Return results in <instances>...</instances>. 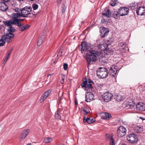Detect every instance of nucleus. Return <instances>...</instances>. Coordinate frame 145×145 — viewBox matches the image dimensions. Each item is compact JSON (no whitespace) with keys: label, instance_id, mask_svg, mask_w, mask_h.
<instances>
[{"label":"nucleus","instance_id":"bf43d9fd","mask_svg":"<svg viewBox=\"0 0 145 145\" xmlns=\"http://www.w3.org/2000/svg\"><path fill=\"white\" fill-rule=\"evenodd\" d=\"M74 104H75V105H77L78 103H77V100H75V101H74Z\"/></svg>","mask_w":145,"mask_h":145},{"label":"nucleus","instance_id":"c03bdc74","mask_svg":"<svg viewBox=\"0 0 145 145\" xmlns=\"http://www.w3.org/2000/svg\"><path fill=\"white\" fill-rule=\"evenodd\" d=\"M10 55V53H8L7 55L5 58L4 62L7 61Z\"/></svg>","mask_w":145,"mask_h":145},{"label":"nucleus","instance_id":"20e7f679","mask_svg":"<svg viewBox=\"0 0 145 145\" xmlns=\"http://www.w3.org/2000/svg\"><path fill=\"white\" fill-rule=\"evenodd\" d=\"M12 22L11 20H9L8 21H4L3 23L5 25L7 26H9V28L8 29V33H12L16 31V29L14 27L13 25H14V24H10L9 22Z\"/></svg>","mask_w":145,"mask_h":145},{"label":"nucleus","instance_id":"72a5a7b5","mask_svg":"<svg viewBox=\"0 0 145 145\" xmlns=\"http://www.w3.org/2000/svg\"><path fill=\"white\" fill-rule=\"evenodd\" d=\"M91 82L90 81L89 82H87L86 88L87 89V91H88V89H91L92 88V86L91 84Z\"/></svg>","mask_w":145,"mask_h":145},{"label":"nucleus","instance_id":"4c0bfd02","mask_svg":"<svg viewBox=\"0 0 145 145\" xmlns=\"http://www.w3.org/2000/svg\"><path fill=\"white\" fill-rule=\"evenodd\" d=\"M117 0H112L110 4L112 6H113L117 3Z\"/></svg>","mask_w":145,"mask_h":145},{"label":"nucleus","instance_id":"cd10ccee","mask_svg":"<svg viewBox=\"0 0 145 145\" xmlns=\"http://www.w3.org/2000/svg\"><path fill=\"white\" fill-rule=\"evenodd\" d=\"M120 16L118 10V11H114L112 14V16L116 19L119 18Z\"/></svg>","mask_w":145,"mask_h":145},{"label":"nucleus","instance_id":"6e6552de","mask_svg":"<svg viewBox=\"0 0 145 145\" xmlns=\"http://www.w3.org/2000/svg\"><path fill=\"white\" fill-rule=\"evenodd\" d=\"M137 136L133 133L129 134L127 137V140L130 143H135L137 141Z\"/></svg>","mask_w":145,"mask_h":145},{"label":"nucleus","instance_id":"5fc2aeb1","mask_svg":"<svg viewBox=\"0 0 145 145\" xmlns=\"http://www.w3.org/2000/svg\"><path fill=\"white\" fill-rule=\"evenodd\" d=\"M59 58V57H57L55 58V60L53 62V63L54 64H55L56 63L57 61V60Z\"/></svg>","mask_w":145,"mask_h":145},{"label":"nucleus","instance_id":"a18cd8bd","mask_svg":"<svg viewBox=\"0 0 145 145\" xmlns=\"http://www.w3.org/2000/svg\"><path fill=\"white\" fill-rule=\"evenodd\" d=\"M63 68L65 70H66L68 68V65L66 63H64L63 64Z\"/></svg>","mask_w":145,"mask_h":145},{"label":"nucleus","instance_id":"de8ad7c7","mask_svg":"<svg viewBox=\"0 0 145 145\" xmlns=\"http://www.w3.org/2000/svg\"><path fill=\"white\" fill-rule=\"evenodd\" d=\"M14 11L17 13H20V12H21V11H20V9H19V8H16L15 9H14Z\"/></svg>","mask_w":145,"mask_h":145},{"label":"nucleus","instance_id":"0eeeda50","mask_svg":"<svg viewBox=\"0 0 145 145\" xmlns=\"http://www.w3.org/2000/svg\"><path fill=\"white\" fill-rule=\"evenodd\" d=\"M20 13H13L11 14V17L12 18L11 20L12 22H9L10 24H14L17 21L19 18L22 17V15Z\"/></svg>","mask_w":145,"mask_h":145},{"label":"nucleus","instance_id":"13d9d810","mask_svg":"<svg viewBox=\"0 0 145 145\" xmlns=\"http://www.w3.org/2000/svg\"><path fill=\"white\" fill-rule=\"evenodd\" d=\"M12 49H11L9 50L8 52V53H10V54H11V53L12 52Z\"/></svg>","mask_w":145,"mask_h":145},{"label":"nucleus","instance_id":"69168bd1","mask_svg":"<svg viewBox=\"0 0 145 145\" xmlns=\"http://www.w3.org/2000/svg\"><path fill=\"white\" fill-rule=\"evenodd\" d=\"M53 73H52V74H49V75H48V77L49 76H50V75H53Z\"/></svg>","mask_w":145,"mask_h":145},{"label":"nucleus","instance_id":"f704fd0d","mask_svg":"<svg viewBox=\"0 0 145 145\" xmlns=\"http://www.w3.org/2000/svg\"><path fill=\"white\" fill-rule=\"evenodd\" d=\"M116 100L118 101H121L123 99V97L121 96L120 95H116L115 97Z\"/></svg>","mask_w":145,"mask_h":145},{"label":"nucleus","instance_id":"c756f323","mask_svg":"<svg viewBox=\"0 0 145 145\" xmlns=\"http://www.w3.org/2000/svg\"><path fill=\"white\" fill-rule=\"evenodd\" d=\"M111 117V115L109 113L105 112L102 116V118L104 119L108 120Z\"/></svg>","mask_w":145,"mask_h":145},{"label":"nucleus","instance_id":"c85d7f7f","mask_svg":"<svg viewBox=\"0 0 145 145\" xmlns=\"http://www.w3.org/2000/svg\"><path fill=\"white\" fill-rule=\"evenodd\" d=\"M99 61L102 64H105L107 63L108 61V60L105 57H102L99 59Z\"/></svg>","mask_w":145,"mask_h":145},{"label":"nucleus","instance_id":"393cba45","mask_svg":"<svg viewBox=\"0 0 145 145\" xmlns=\"http://www.w3.org/2000/svg\"><path fill=\"white\" fill-rule=\"evenodd\" d=\"M60 108H58L55 113V118L56 119L60 120L61 118V116L60 115V112L61 111Z\"/></svg>","mask_w":145,"mask_h":145},{"label":"nucleus","instance_id":"58836bf2","mask_svg":"<svg viewBox=\"0 0 145 145\" xmlns=\"http://www.w3.org/2000/svg\"><path fill=\"white\" fill-rule=\"evenodd\" d=\"M82 110L84 112V114H88L89 112V111L88 110H87L88 108L86 107H84L82 108Z\"/></svg>","mask_w":145,"mask_h":145},{"label":"nucleus","instance_id":"9b49d317","mask_svg":"<svg viewBox=\"0 0 145 145\" xmlns=\"http://www.w3.org/2000/svg\"><path fill=\"white\" fill-rule=\"evenodd\" d=\"M102 96L104 100L106 102H108L110 101L113 95L109 92H106L104 93Z\"/></svg>","mask_w":145,"mask_h":145},{"label":"nucleus","instance_id":"4468645a","mask_svg":"<svg viewBox=\"0 0 145 145\" xmlns=\"http://www.w3.org/2000/svg\"><path fill=\"white\" fill-rule=\"evenodd\" d=\"M103 16L105 17L109 18L111 16V13L108 8L106 7L105 10L102 11Z\"/></svg>","mask_w":145,"mask_h":145},{"label":"nucleus","instance_id":"49530a36","mask_svg":"<svg viewBox=\"0 0 145 145\" xmlns=\"http://www.w3.org/2000/svg\"><path fill=\"white\" fill-rule=\"evenodd\" d=\"M42 41L40 39L37 42V45L38 46H40L42 43Z\"/></svg>","mask_w":145,"mask_h":145},{"label":"nucleus","instance_id":"6e6d98bb","mask_svg":"<svg viewBox=\"0 0 145 145\" xmlns=\"http://www.w3.org/2000/svg\"><path fill=\"white\" fill-rule=\"evenodd\" d=\"M61 76H62V79L64 80L65 76L64 74H61Z\"/></svg>","mask_w":145,"mask_h":145},{"label":"nucleus","instance_id":"e433bc0d","mask_svg":"<svg viewBox=\"0 0 145 145\" xmlns=\"http://www.w3.org/2000/svg\"><path fill=\"white\" fill-rule=\"evenodd\" d=\"M61 11L62 13H64L65 12V10L66 9V7L65 6V4L63 3H62L61 6Z\"/></svg>","mask_w":145,"mask_h":145},{"label":"nucleus","instance_id":"a878e982","mask_svg":"<svg viewBox=\"0 0 145 145\" xmlns=\"http://www.w3.org/2000/svg\"><path fill=\"white\" fill-rule=\"evenodd\" d=\"M108 73H96L97 76L100 78H106Z\"/></svg>","mask_w":145,"mask_h":145},{"label":"nucleus","instance_id":"603ef678","mask_svg":"<svg viewBox=\"0 0 145 145\" xmlns=\"http://www.w3.org/2000/svg\"><path fill=\"white\" fill-rule=\"evenodd\" d=\"M110 75L112 76H113L114 77L116 75L117 73H110Z\"/></svg>","mask_w":145,"mask_h":145},{"label":"nucleus","instance_id":"3c124183","mask_svg":"<svg viewBox=\"0 0 145 145\" xmlns=\"http://www.w3.org/2000/svg\"><path fill=\"white\" fill-rule=\"evenodd\" d=\"M63 53V52L62 51H61V50H60V51L58 53V54L57 56V57H58V56H62V54Z\"/></svg>","mask_w":145,"mask_h":145},{"label":"nucleus","instance_id":"423d86ee","mask_svg":"<svg viewBox=\"0 0 145 145\" xmlns=\"http://www.w3.org/2000/svg\"><path fill=\"white\" fill-rule=\"evenodd\" d=\"M99 32L101 37L103 38L108 35L109 32V30L107 28L101 27L100 28Z\"/></svg>","mask_w":145,"mask_h":145},{"label":"nucleus","instance_id":"6ab92c4d","mask_svg":"<svg viewBox=\"0 0 145 145\" xmlns=\"http://www.w3.org/2000/svg\"><path fill=\"white\" fill-rule=\"evenodd\" d=\"M81 50L84 52H87L88 51H90V50H88L89 47L87 45V43L86 42H82L81 44Z\"/></svg>","mask_w":145,"mask_h":145},{"label":"nucleus","instance_id":"f257e3e1","mask_svg":"<svg viewBox=\"0 0 145 145\" xmlns=\"http://www.w3.org/2000/svg\"><path fill=\"white\" fill-rule=\"evenodd\" d=\"M100 53L95 50L88 51L85 55V58L87 63V65L89 66L91 62H95L97 60V56L100 55Z\"/></svg>","mask_w":145,"mask_h":145},{"label":"nucleus","instance_id":"8fccbe9b","mask_svg":"<svg viewBox=\"0 0 145 145\" xmlns=\"http://www.w3.org/2000/svg\"><path fill=\"white\" fill-rule=\"evenodd\" d=\"M25 29H28L30 27V25L28 24H26L24 26Z\"/></svg>","mask_w":145,"mask_h":145},{"label":"nucleus","instance_id":"4be33fe9","mask_svg":"<svg viewBox=\"0 0 145 145\" xmlns=\"http://www.w3.org/2000/svg\"><path fill=\"white\" fill-rule=\"evenodd\" d=\"M95 121V119H93L92 117H87L86 119L84 118L83 119V121L84 123H88L89 124H91L93 123Z\"/></svg>","mask_w":145,"mask_h":145},{"label":"nucleus","instance_id":"7ed1b4c3","mask_svg":"<svg viewBox=\"0 0 145 145\" xmlns=\"http://www.w3.org/2000/svg\"><path fill=\"white\" fill-rule=\"evenodd\" d=\"M108 45L106 43L102 44H99L98 46V47L102 51H104V53L107 55H111L112 54L113 50L108 48Z\"/></svg>","mask_w":145,"mask_h":145},{"label":"nucleus","instance_id":"680f3d73","mask_svg":"<svg viewBox=\"0 0 145 145\" xmlns=\"http://www.w3.org/2000/svg\"><path fill=\"white\" fill-rule=\"evenodd\" d=\"M140 118L142 119V120H145V118H144L142 117H140Z\"/></svg>","mask_w":145,"mask_h":145},{"label":"nucleus","instance_id":"473e14b6","mask_svg":"<svg viewBox=\"0 0 145 145\" xmlns=\"http://www.w3.org/2000/svg\"><path fill=\"white\" fill-rule=\"evenodd\" d=\"M53 140V138L52 137H46L44 140L46 143H50Z\"/></svg>","mask_w":145,"mask_h":145},{"label":"nucleus","instance_id":"09e8293b","mask_svg":"<svg viewBox=\"0 0 145 145\" xmlns=\"http://www.w3.org/2000/svg\"><path fill=\"white\" fill-rule=\"evenodd\" d=\"M110 145H115L114 140V139H112V140H110Z\"/></svg>","mask_w":145,"mask_h":145},{"label":"nucleus","instance_id":"aec40b11","mask_svg":"<svg viewBox=\"0 0 145 145\" xmlns=\"http://www.w3.org/2000/svg\"><path fill=\"white\" fill-rule=\"evenodd\" d=\"M133 128L134 131L136 133H141L142 131L143 126H139L137 125H133Z\"/></svg>","mask_w":145,"mask_h":145},{"label":"nucleus","instance_id":"864d4df0","mask_svg":"<svg viewBox=\"0 0 145 145\" xmlns=\"http://www.w3.org/2000/svg\"><path fill=\"white\" fill-rule=\"evenodd\" d=\"M101 22L102 23H105L106 24V20H105V19H102L101 20Z\"/></svg>","mask_w":145,"mask_h":145},{"label":"nucleus","instance_id":"a19ab883","mask_svg":"<svg viewBox=\"0 0 145 145\" xmlns=\"http://www.w3.org/2000/svg\"><path fill=\"white\" fill-rule=\"evenodd\" d=\"M32 7L34 10L37 9L38 8V5L36 3H33L32 5Z\"/></svg>","mask_w":145,"mask_h":145},{"label":"nucleus","instance_id":"bb28decb","mask_svg":"<svg viewBox=\"0 0 145 145\" xmlns=\"http://www.w3.org/2000/svg\"><path fill=\"white\" fill-rule=\"evenodd\" d=\"M108 72V70L106 68L104 67H100L97 70L96 72Z\"/></svg>","mask_w":145,"mask_h":145},{"label":"nucleus","instance_id":"9d476101","mask_svg":"<svg viewBox=\"0 0 145 145\" xmlns=\"http://www.w3.org/2000/svg\"><path fill=\"white\" fill-rule=\"evenodd\" d=\"M14 37V35L13 33H7L6 36H4V40L8 43H10L12 41L11 39L13 38Z\"/></svg>","mask_w":145,"mask_h":145},{"label":"nucleus","instance_id":"ddd939ff","mask_svg":"<svg viewBox=\"0 0 145 145\" xmlns=\"http://www.w3.org/2000/svg\"><path fill=\"white\" fill-rule=\"evenodd\" d=\"M136 13L138 15L143 16L145 15V7H140L137 8Z\"/></svg>","mask_w":145,"mask_h":145},{"label":"nucleus","instance_id":"39448f33","mask_svg":"<svg viewBox=\"0 0 145 145\" xmlns=\"http://www.w3.org/2000/svg\"><path fill=\"white\" fill-rule=\"evenodd\" d=\"M126 129L123 126H120L117 130V135L119 137L124 136L126 134Z\"/></svg>","mask_w":145,"mask_h":145},{"label":"nucleus","instance_id":"4d7b16f0","mask_svg":"<svg viewBox=\"0 0 145 145\" xmlns=\"http://www.w3.org/2000/svg\"><path fill=\"white\" fill-rule=\"evenodd\" d=\"M62 1V0H57V3L58 4H60Z\"/></svg>","mask_w":145,"mask_h":145},{"label":"nucleus","instance_id":"2f4dec72","mask_svg":"<svg viewBox=\"0 0 145 145\" xmlns=\"http://www.w3.org/2000/svg\"><path fill=\"white\" fill-rule=\"evenodd\" d=\"M138 6V4L135 3H132L130 5L129 7L131 9L134 10L135 9L137 8Z\"/></svg>","mask_w":145,"mask_h":145},{"label":"nucleus","instance_id":"412c9836","mask_svg":"<svg viewBox=\"0 0 145 145\" xmlns=\"http://www.w3.org/2000/svg\"><path fill=\"white\" fill-rule=\"evenodd\" d=\"M30 132V130L29 129H25L24 130L20 136V138L21 139H24L29 134Z\"/></svg>","mask_w":145,"mask_h":145},{"label":"nucleus","instance_id":"ea45409f","mask_svg":"<svg viewBox=\"0 0 145 145\" xmlns=\"http://www.w3.org/2000/svg\"><path fill=\"white\" fill-rule=\"evenodd\" d=\"M18 27L19 30L21 31H23L25 29L24 26L22 24L21 26H18Z\"/></svg>","mask_w":145,"mask_h":145},{"label":"nucleus","instance_id":"774afa93","mask_svg":"<svg viewBox=\"0 0 145 145\" xmlns=\"http://www.w3.org/2000/svg\"><path fill=\"white\" fill-rule=\"evenodd\" d=\"M32 13H33V14H36L35 13V12H34V11H33V12H32ZM36 14H37V13H36Z\"/></svg>","mask_w":145,"mask_h":145},{"label":"nucleus","instance_id":"2eb2a0df","mask_svg":"<svg viewBox=\"0 0 145 145\" xmlns=\"http://www.w3.org/2000/svg\"><path fill=\"white\" fill-rule=\"evenodd\" d=\"M127 7H121L118 10V12H119L120 15L122 16L127 15Z\"/></svg>","mask_w":145,"mask_h":145},{"label":"nucleus","instance_id":"c9c22d12","mask_svg":"<svg viewBox=\"0 0 145 145\" xmlns=\"http://www.w3.org/2000/svg\"><path fill=\"white\" fill-rule=\"evenodd\" d=\"M4 40V36L2 37L0 40V46H3L5 43V41Z\"/></svg>","mask_w":145,"mask_h":145},{"label":"nucleus","instance_id":"dca6fc26","mask_svg":"<svg viewBox=\"0 0 145 145\" xmlns=\"http://www.w3.org/2000/svg\"><path fill=\"white\" fill-rule=\"evenodd\" d=\"M134 105L135 102L132 99L127 101V109H131L133 111L135 109Z\"/></svg>","mask_w":145,"mask_h":145},{"label":"nucleus","instance_id":"f8f14e48","mask_svg":"<svg viewBox=\"0 0 145 145\" xmlns=\"http://www.w3.org/2000/svg\"><path fill=\"white\" fill-rule=\"evenodd\" d=\"M51 90L50 89L45 92L42 95L40 98V103H41L43 102L46 99L49 95L51 93Z\"/></svg>","mask_w":145,"mask_h":145},{"label":"nucleus","instance_id":"338daca9","mask_svg":"<svg viewBox=\"0 0 145 145\" xmlns=\"http://www.w3.org/2000/svg\"><path fill=\"white\" fill-rule=\"evenodd\" d=\"M7 61L4 62V60L3 61V63L4 64H5Z\"/></svg>","mask_w":145,"mask_h":145},{"label":"nucleus","instance_id":"1a4fd4ad","mask_svg":"<svg viewBox=\"0 0 145 145\" xmlns=\"http://www.w3.org/2000/svg\"><path fill=\"white\" fill-rule=\"evenodd\" d=\"M94 95L91 92H88L86 94L85 101L87 102H90L93 100L94 98Z\"/></svg>","mask_w":145,"mask_h":145},{"label":"nucleus","instance_id":"a211bd4d","mask_svg":"<svg viewBox=\"0 0 145 145\" xmlns=\"http://www.w3.org/2000/svg\"><path fill=\"white\" fill-rule=\"evenodd\" d=\"M8 9V7L4 2L0 1V10L3 11H6Z\"/></svg>","mask_w":145,"mask_h":145},{"label":"nucleus","instance_id":"f3484780","mask_svg":"<svg viewBox=\"0 0 145 145\" xmlns=\"http://www.w3.org/2000/svg\"><path fill=\"white\" fill-rule=\"evenodd\" d=\"M136 109L139 111H145V104L141 103H138L136 105Z\"/></svg>","mask_w":145,"mask_h":145},{"label":"nucleus","instance_id":"7c9ffc66","mask_svg":"<svg viewBox=\"0 0 145 145\" xmlns=\"http://www.w3.org/2000/svg\"><path fill=\"white\" fill-rule=\"evenodd\" d=\"M24 20L23 19L19 18L17 20V21L14 24V25L17 26H21L22 24L21 22L23 21Z\"/></svg>","mask_w":145,"mask_h":145},{"label":"nucleus","instance_id":"052dcab7","mask_svg":"<svg viewBox=\"0 0 145 145\" xmlns=\"http://www.w3.org/2000/svg\"><path fill=\"white\" fill-rule=\"evenodd\" d=\"M64 80L62 79L61 81V82L62 84H63L64 83Z\"/></svg>","mask_w":145,"mask_h":145},{"label":"nucleus","instance_id":"5701e85b","mask_svg":"<svg viewBox=\"0 0 145 145\" xmlns=\"http://www.w3.org/2000/svg\"><path fill=\"white\" fill-rule=\"evenodd\" d=\"M118 67L116 66L115 64H114L111 65L109 69V71L110 72H119L118 69Z\"/></svg>","mask_w":145,"mask_h":145},{"label":"nucleus","instance_id":"0e129e2a","mask_svg":"<svg viewBox=\"0 0 145 145\" xmlns=\"http://www.w3.org/2000/svg\"><path fill=\"white\" fill-rule=\"evenodd\" d=\"M120 145H126L124 143H122L121 144H120Z\"/></svg>","mask_w":145,"mask_h":145},{"label":"nucleus","instance_id":"b1692460","mask_svg":"<svg viewBox=\"0 0 145 145\" xmlns=\"http://www.w3.org/2000/svg\"><path fill=\"white\" fill-rule=\"evenodd\" d=\"M120 49L121 51L123 52H125L126 49V44L123 42H121L119 44Z\"/></svg>","mask_w":145,"mask_h":145},{"label":"nucleus","instance_id":"37998d69","mask_svg":"<svg viewBox=\"0 0 145 145\" xmlns=\"http://www.w3.org/2000/svg\"><path fill=\"white\" fill-rule=\"evenodd\" d=\"M87 82H88L87 81H84L82 84V85H81L82 86V87H85V88H86V86H87Z\"/></svg>","mask_w":145,"mask_h":145},{"label":"nucleus","instance_id":"79ce46f5","mask_svg":"<svg viewBox=\"0 0 145 145\" xmlns=\"http://www.w3.org/2000/svg\"><path fill=\"white\" fill-rule=\"evenodd\" d=\"M106 137L107 138L109 139L110 140H112V139H114L113 138L112 135L109 134H107L106 135Z\"/></svg>","mask_w":145,"mask_h":145},{"label":"nucleus","instance_id":"e2e57ef3","mask_svg":"<svg viewBox=\"0 0 145 145\" xmlns=\"http://www.w3.org/2000/svg\"><path fill=\"white\" fill-rule=\"evenodd\" d=\"M61 98H62V96L60 97V98H59V102H60L61 101Z\"/></svg>","mask_w":145,"mask_h":145},{"label":"nucleus","instance_id":"f03ea898","mask_svg":"<svg viewBox=\"0 0 145 145\" xmlns=\"http://www.w3.org/2000/svg\"><path fill=\"white\" fill-rule=\"evenodd\" d=\"M32 11V8L30 6H26L22 9H20V13L22 15V17L31 18L33 16L36 17L37 14H33V13H31Z\"/></svg>","mask_w":145,"mask_h":145}]
</instances>
